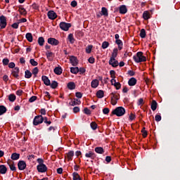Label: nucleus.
<instances>
[{"label": "nucleus", "mask_w": 180, "mask_h": 180, "mask_svg": "<svg viewBox=\"0 0 180 180\" xmlns=\"http://www.w3.org/2000/svg\"><path fill=\"white\" fill-rule=\"evenodd\" d=\"M134 60L135 63H144V61H147V58L146 56H143V52L139 51L137 52L136 56H133Z\"/></svg>", "instance_id": "f257e3e1"}, {"label": "nucleus", "mask_w": 180, "mask_h": 180, "mask_svg": "<svg viewBox=\"0 0 180 180\" xmlns=\"http://www.w3.org/2000/svg\"><path fill=\"white\" fill-rule=\"evenodd\" d=\"M124 113H126V110L122 106L117 107L114 110L112 111V114L115 115V116H117L118 117L124 116Z\"/></svg>", "instance_id": "f03ea898"}, {"label": "nucleus", "mask_w": 180, "mask_h": 180, "mask_svg": "<svg viewBox=\"0 0 180 180\" xmlns=\"http://www.w3.org/2000/svg\"><path fill=\"white\" fill-rule=\"evenodd\" d=\"M111 96V104L115 106L117 103V101L120 99V94H117V91L112 92L110 94Z\"/></svg>", "instance_id": "7ed1b4c3"}, {"label": "nucleus", "mask_w": 180, "mask_h": 180, "mask_svg": "<svg viewBox=\"0 0 180 180\" xmlns=\"http://www.w3.org/2000/svg\"><path fill=\"white\" fill-rule=\"evenodd\" d=\"M44 120V117L43 115H37L34 117L33 120L34 126H39V124H41Z\"/></svg>", "instance_id": "20e7f679"}, {"label": "nucleus", "mask_w": 180, "mask_h": 180, "mask_svg": "<svg viewBox=\"0 0 180 180\" xmlns=\"http://www.w3.org/2000/svg\"><path fill=\"white\" fill-rule=\"evenodd\" d=\"M59 27L64 30V32H68L70 30V27H71V23L61 22L59 25Z\"/></svg>", "instance_id": "39448f33"}, {"label": "nucleus", "mask_w": 180, "mask_h": 180, "mask_svg": "<svg viewBox=\"0 0 180 180\" xmlns=\"http://www.w3.org/2000/svg\"><path fill=\"white\" fill-rule=\"evenodd\" d=\"M6 25H8V22H6V17H5V15H1L0 16V30L5 29V27H6Z\"/></svg>", "instance_id": "423d86ee"}, {"label": "nucleus", "mask_w": 180, "mask_h": 180, "mask_svg": "<svg viewBox=\"0 0 180 180\" xmlns=\"http://www.w3.org/2000/svg\"><path fill=\"white\" fill-rule=\"evenodd\" d=\"M18 167L20 171H23L26 169V167H27L26 162H25V160H20L18 162Z\"/></svg>", "instance_id": "0eeeda50"}, {"label": "nucleus", "mask_w": 180, "mask_h": 180, "mask_svg": "<svg viewBox=\"0 0 180 180\" xmlns=\"http://www.w3.org/2000/svg\"><path fill=\"white\" fill-rule=\"evenodd\" d=\"M48 43L51 46H58L60 44V41L56 39V38L50 37L48 39Z\"/></svg>", "instance_id": "6e6552de"}, {"label": "nucleus", "mask_w": 180, "mask_h": 180, "mask_svg": "<svg viewBox=\"0 0 180 180\" xmlns=\"http://www.w3.org/2000/svg\"><path fill=\"white\" fill-rule=\"evenodd\" d=\"M37 169L38 171V172H41V173H44V172H47V166H46V165H37Z\"/></svg>", "instance_id": "1a4fd4ad"}, {"label": "nucleus", "mask_w": 180, "mask_h": 180, "mask_svg": "<svg viewBox=\"0 0 180 180\" xmlns=\"http://www.w3.org/2000/svg\"><path fill=\"white\" fill-rule=\"evenodd\" d=\"M108 63L112 65L114 68H116L119 65V61L116 58H110Z\"/></svg>", "instance_id": "9d476101"}, {"label": "nucleus", "mask_w": 180, "mask_h": 180, "mask_svg": "<svg viewBox=\"0 0 180 180\" xmlns=\"http://www.w3.org/2000/svg\"><path fill=\"white\" fill-rule=\"evenodd\" d=\"M49 19L51 20H54L57 18V13L54 11H49L47 13Z\"/></svg>", "instance_id": "9b49d317"}, {"label": "nucleus", "mask_w": 180, "mask_h": 180, "mask_svg": "<svg viewBox=\"0 0 180 180\" xmlns=\"http://www.w3.org/2000/svg\"><path fill=\"white\" fill-rule=\"evenodd\" d=\"M71 101L69 103L70 106H77V105H81V101L78 100V98H70Z\"/></svg>", "instance_id": "f8f14e48"}, {"label": "nucleus", "mask_w": 180, "mask_h": 180, "mask_svg": "<svg viewBox=\"0 0 180 180\" xmlns=\"http://www.w3.org/2000/svg\"><path fill=\"white\" fill-rule=\"evenodd\" d=\"M70 61L73 67H77V65H78V59H77V57L74 56H70Z\"/></svg>", "instance_id": "ddd939ff"}, {"label": "nucleus", "mask_w": 180, "mask_h": 180, "mask_svg": "<svg viewBox=\"0 0 180 180\" xmlns=\"http://www.w3.org/2000/svg\"><path fill=\"white\" fill-rule=\"evenodd\" d=\"M41 79H42L44 84L45 85H46V86H50V85H51V82H50V79H49V77L47 76L43 75L41 77Z\"/></svg>", "instance_id": "4468645a"}, {"label": "nucleus", "mask_w": 180, "mask_h": 180, "mask_svg": "<svg viewBox=\"0 0 180 180\" xmlns=\"http://www.w3.org/2000/svg\"><path fill=\"white\" fill-rule=\"evenodd\" d=\"M19 72H20L19 68L15 67L14 70L12 71L13 77H14L15 78H19Z\"/></svg>", "instance_id": "2eb2a0df"}, {"label": "nucleus", "mask_w": 180, "mask_h": 180, "mask_svg": "<svg viewBox=\"0 0 180 180\" xmlns=\"http://www.w3.org/2000/svg\"><path fill=\"white\" fill-rule=\"evenodd\" d=\"M91 86L94 89L98 88V86H99V80L97 79H93L91 83Z\"/></svg>", "instance_id": "dca6fc26"}, {"label": "nucleus", "mask_w": 180, "mask_h": 180, "mask_svg": "<svg viewBox=\"0 0 180 180\" xmlns=\"http://www.w3.org/2000/svg\"><path fill=\"white\" fill-rule=\"evenodd\" d=\"M143 18L144 20H148V19L151 18V14H150L148 11H145L143 13Z\"/></svg>", "instance_id": "f3484780"}, {"label": "nucleus", "mask_w": 180, "mask_h": 180, "mask_svg": "<svg viewBox=\"0 0 180 180\" xmlns=\"http://www.w3.org/2000/svg\"><path fill=\"white\" fill-rule=\"evenodd\" d=\"M136 84H137V79L134 77H131L128 81V85H129V86H134Z\"/></svg>", "instance_id": "a211bd4d"}, {"label": "nucleus", "mask_w": 180, "mask_h": 180, "mask_svg": "<svg viewBox=\"0 0 180 180\" xmlns=\"http://www.w3.org/2000/svg\"><path fill=\"white\" fill-rule=\"evenodd\" d=\"M101 16H105V17L109 16V13L108 11V8H106V7L101 8Z\"/></svg>", "instance_id": "6ab92c4d"}, {"label": "nucleus", "mask_w": 180, "mask_h": 180, "mask_svg": "<svg viewBox=\"0 0 180 180\" xmlns=\"http://www.w3.org/2000/svg\"><path fill=\"white\" fill-rule=\"evenodd\" d=\"M85 157H86V158H91V160H95L96 155L94 152L89 151V153L85 154Z\"/></svg>", "instance_id": "aec40b11"}, {"label": "nucleus", "mask_w": 180, "mask_h": 180, "mask_svg": "<svg viewBox=\"0 0 180 180\" xmlns=\"http://www.w3.org/2000/svg\"><path fill=\"white\" fill-rule=\"evenodd\" d=\"M120 13H121L122 15L127 13V7H126L125 5H122L120 6Z\"/></svg>", "instance_id": "412c9836"}, {"label": "nucleus", "mask_w": 180, "mask_h": 180, "mask_svg": "<svg viewBox=\"0 0 180 180\" xmlns=\"http://www.w3.org/2000/svg\"><path fill=\"white\" fill-rule=\"evenodd\" d=\"M8 168H6V166H5V165H0V174H2L4 175L6 174Z\"/></svg>", "instance_id": "4be33fe9"}, {"label": "nucleus", "mask_w": 180, "mask_h": 180, "mask_svg": "<svg viewBox=\"0 0 180 180\" xmlns=\"http://www.w3.org/2000/svg\"><path fill=\"white\" fill-rule=\"evenodd\" d=\"M96 95L98 98V99H102V98L105 96V92L103 91V90H98L96 92Z\"/></svg>", "instance_id": "5701e85b"}, {"label": "nucleus", "mask_w": 180, "mask_h": 180, "mask_svg": "<svg viewBox=\"0 0 180 180\" xmlns=\"http://www.w3.org/2000/svg\"><path fill=\"white\" fill-rule=\"evenodd\" d=\"M53 72L56 75H61V74H63V68H61V67H56L54 68Z\"/></svg>", "instance_id": "b1692460"}, {"label": "nucleus", "mask_w": 180, "mask_h": 180, "mask_svg": "<svg viewBox=\"0 0 180 180\" xmlns=\"http://www.w3.org/2000/svg\"><path fill=\"white\" fill-rule=\"evenodd\" d=\"M25 38L27 39V41H30V43L33 41V35L30 32H28L25 34Z\"/></svg>", "instance_id": "393cba45"}, {"label": "nucleus", "mask_w": 180, "mask_h": 180, "mask_svg": "<svg viewBox=\"0 0 180 180\" xmlns=\"http://www.w3.org/2000/svg\"><path fill=\"white\" fill-rule=\"evenodd\" d=\"M72 157H74V151L70 150L67 154L68 161H72Z\"/></svg>", "instance_id": "a878e982"}, {"label": "nucleus", "mask_w": 180, "mask_h": 180, "mask_svg": "<svg viewBox=\"0 0 180 180\" xmlns=\"http://www.w3.org/2000/svg\"><path fill=\"white\" fill-rule=\"evenodd\" d=\"M11 160H13L14 161H15L16 160H19V158H20V154L13 153V154H11Z\"/></svg>", "instance_id": "bb28decb"}, {"label": "nucleus", "mask_w": 180, "mask_h": 180, "mask_svg": "<svg viewBox=\"0 0 180 180\" xmlns=\"http://www.w3.org/2000/svg\"><path fill=\"white\" fill-rule=\"evenodd\" d=\"M158 103L155 100L152 101L150 108L154 112L155 110H157V106Z\"/></svg>", "instance_id": "cd10ccee"}, {"label": "nucleus", "mask_w": 180, "mask_h": 180, "mask_svg": "<svg viewBox=\"0 0 180 180\" xmlns=\"http://www.w3.org/2000/svg\"><path fill=\"white\" fill-rule=\"evenodd\" d=\"M18 12H20V15L23 16H26L27 15V11L23 7H19Z\"/></svg>", "instance_id": "c85d7f7f"}, {"label": "nucleus", "mask_w": 180, "mask_h": 180, "mask_svg": "<svg viewBox=\"0 0 180 180\" xmlns=\"http://www.w3.org/2000/svg\"><path fill=\"white\" fill-rule=\"evenodd\" d=\"M95 151L97 154H103L105 153V150L102 147H96Z\"/></svg>", "instance_id": "c756f323"}, {"label": "nucleus", "mask_w": 180, "mask_h": 180, "mask_svg": "<svg viewBox=\"0 0 180 180\" xmlns=\"http://www.w3.org/2000/svg\"><path fill=\"white\" fill-rule=\"evenodd\" d=\"M115 43L117 44L118 46V50H122V49H123V41H122V40L118 39V40H115Z\"/></svg>", "instance_id": "7c9ffc66"}, {"label": "nucleus", "mask_w": 180, "mask_h": 180, "mask_svg": "<svg viewBox=\"0 0 180 180\" xmlns=\"http://www.w3.org/2000/svg\"><path fill=\"white\" fill-rule=\"evenodd\" d=\"M68 88L70 91H72V89H75V83H74V82H70L68 84Z\"/></svg>", "instance_id": "2f4dec72"}, {"label": "nucleus", "mask_w": 180, "mask_h": 180, "mask_svg": "<svg viewBox=\"0 0 180 180\" xmlns=\"http://www.w3.org/2000/svg\"><path fill=\"white\" fill-rule=\"evenodd\" d=\"M8 110L6 109V107L4 105H0V116H2V115H4V113H6V111Z\"/></svg>", "instance_id": "473e14b6"}, {"label": "nucleus", "mask_w": 180, "mask_h": 180, "mask_svg": "<svg viewBox=\"0 0 180 180\" xmlns=\"http://www.w3.org/2000/svg\"><path fill=\"white\" fill-rule=\"evenodd\" d=\"M118 51H119V49H117V48H115L113 49V51L112 53V56L110 57V58H116L117 57Z\"/></svg>", "instance_id": "72a5a7b5"}, {"label": "nucleus", "mask_w": 180, "mask_h": 180, "mask_svg": "<svg viewBox=\"0 0 180 180\" xmlns=\"http://www.w3.org/2000/svg\"><path fill=\"white\" fill-rule=\"evenodd\" d=\"M68 39L71 44H74V42L75 41V39H74V34H70L68 37Z\"/></svg>", "instance_id": "f704fd0d"}, {"label": "nucleus", "mask_w": 180, "mask_h": 180, "mask_svg": "<svg viewBox=\"0 0 180 180\" xmlns=\"http://www.w3.org/2000/svg\"><path fill=\"white\" fill-rule=\"evenodd\" d=\"M70 72H72V74L77 75V72H79V68H78V67L70 68Z\"/></svg>", "instance_id": "c9c22d12"}, {"label": "nucleus", "mask_w": 180, "mask_h": 180, "mask_svg": "<svg viewBox=\"0 0 180 180\" xmlns=\"http://www.w3.org/2000/svg\"><path fill=\"white\" fill-rule=\"evenodd\" d=\"M72 176H73V180H82V179H81V176H79V174H78V173L77 172H73Z\"/></svg>", "instance_id": "e433bc0d"}, {"label": "nucleus", "mask_w": 180, "mask_h": 180, "mask_svg": "<svg viewBox=\"0 0 180 180\" xmlns=\"http://www.w3.org/2000/svg\"><path fill=\"white\" fill-rule=\"evenodd\" d=\"M38 44H39L41 46H44V37H39L38 38Z\"/></svg>", "instance_id": "4c0bfd02"}, {"label": "nucleus", "mask_w": 180, "mask_h": 180, "mask_svg": "<svg viewBox=\"0 0 180 180\" xmlns=\"http://www.w3.org/2000/svg\"><path fill=\"white\" fill-rule=\"evenodd\" d=\"M25 78L27 79L32 78V72H30V70H25Z\"/></svg>", "instance_id": "58836bf2"}, {"label": "nucleus", "mask_w": 180, "mask_h": 180, "mask_svg": "<svg viewBox=\"0 0 180 180\" xmlns=\"http://www.w3.org/2000/svg\"><path fill=\"white\" fill-rule=\"evenodd\" d=\"M52 89H56L58 86V82L57 81H52V83L49 85Z\"/></svg>", "instance_id": "ea45409f"}, {"label": "nucleus", "mask_w": 180, "mask_h": 180, "mask_svg": "<svg viewBox=\"0 0 180 180\" xmlns=\"http://www.w3.org/2000/svg\"><path fill=\"white\" fill-rule=\"evenodd\" d=\"M30 63L33 67H37V65H39V63H37V61L34 60V58H32V59L30 60Z\"/></svg>", "instance_id": "a19ab883"}, {"label": "nucleus", "mask_w": 180, "mask_h": 180, "mask_svg": "<svg viewBox=\"0 0 180 180\" xmlns=\"http://www.w3.org/2000/svg\"><path fill=\"white\" fill-rule=\"evenodd\" d=\"M140 37H141V39H146V30L142 29L141 30L140 34H139Z\"/></svg>", "instance_id": "79ce46f5"}, {"label": "nucleus", "mask_w": 180, "mask_h": 180, "mask_svg": "<svg viewBox=\"0 0 180 180\" xmlns=\"http://www.w3.org/2000/svg\"><path fill=\"white\" fill-rule=\"evenodd\" d=\"M8 101H10V102H15V101H16V96H15V94H10L8 96Z\"/></svg>", "instance_id": "37998d69"}, {"label": "nucleus", "mask_w": 180, "mask_h": 180, "mask_svg": "<svg viewBox=\"0 0 180 180\" xmlns=\"http://www.w3.org/2000/svg\"><path fill=\"white\" fill-rule=\"evenodd\" d=\"M93 47H94V46H92V45L87 46L86 47V53H87V54H91Z\"/></svg>", "instance_id": "c03bdc74"}, {"label": "nucleus", "mask_w": 180, "mask_h": 180, "mask_svg": "<svg viewBox=\"0 0 180 180\" xmlns=\"http://www.w3.org/2000/svg\"><path fill=\"white\" fill-rule=\"evenodd\" d=\"M90 126L92 130H96V129H98V124L95 122H91Z\"/></svg>", "instance_id": "a18cd8bd"}, {"label": "nucleus", "mask_w": 180, "mask_h": 180, "mask_svg": "<svg viewBox=\"0 0 180 180\" xmlns=\"http://www.w3.org/2000/svg\"><path fill=\"white\" fill-rule=\"evenodd\" d=\"M33 75H34V77H37V74H39V68L35 67L32 71Z\"/></svg>", "instance_id": "49530a36"}, {"label": "nucleus", "mask_w": 180, "mask_h": 180, "mask_svg": "<svg viewBox=\"0 0 180 180\" xmlns=\"http://www.w3.org/2000/svg\"><path fill=\"white\" fill-rule=\"evenodd\" d=\"M44 123H45V124H46V126H50V124H51V121L49 120V118H47V117H44Z\"/></svg>", "instance_id": "de8ad7c7"}, {"label": "nucleus", "mask_w": 180, "mask_h": 180, "mask_svg": "<svg viewBox=\"0 0 180 180\" xmlns=\"http://www.w3.org/2000/svg\"><path fill=\"white\" fill-rule=\"evenodd\" d=\"M113 86L115 87L117 90H119L120 89V88H122V84H120V82H115Z\"/></svg>", "instance_id": "09e8293b"}, {"label": "nucleus", "mask_w": 180, "mask_h": 180, "mask_svg": "<svg viewBox=\"0 0 180 180\" xmlns=\"http://www.w3.org/2000/svg\"><path fill=\"white\" fill-rule=\"evenodd\" d=\"M108 46H109V42L105 41L102 43L101 47L102 49H108Z\"/></svg>", "instance_id": "8fccbe9b"}, {"label": "nucleus", "mask_w": 180, "mask_h": 180, "mask_svg": "<svg viewBox=\"0 0 180 180\" xmlns=\"http://www.w3.org/2000/svg\"><path fill=\"white\" fill-rule=\"evenodd\" d=\"M8 165L10 167L11 171H16V167H15V165L11 164V163H9V162H8Z\"/></svg>", "instance_id": "3c124183"}, {"label": "nucleus", "mask_w": 180, "mask_h": 180, "mask_svg": "<svg viewBox=\"0 0 180 180\" xmlns=\"http://www.w3.org/2000/svg\"><path fill=\"white\" fill-rule=\"evenodd\" d=\"M37 100V96H32L30 99H29V102L30 103H33V102H34V101Z\"/></svg>", "instance_id": "603ef678"}, {"label": "nucleus", "mask_w": 180, "mask_h": 180, "mask_svg": "<svg viewBox=\"0 0 180 180\" xmlns=\"http://www.w3.org/2000/svg\"><path fill=\"white\" fill-rule=\"evenodd\" d=\"M37 162H38V165H44V160L41 159V158H38L37 160Z\"/></svg>", "instance_id": "864d4df0"}, {"label": "nucleus", "mask_w": 180, "mask_h": 180, "mask_svg": "<svg viewBox=\"0 0 180 180\" xmlns=\"http://www.w3.org/2000/svg\"><path fill=\"white\" fill-rule=\"evenodd\" d=\"M110 112V110L108 108H105L103 109V115H108V113Z\"/></svg>", "instance_id": "5fc2aeb1"}, {"label": "nucleus", "mask_w": 180, "mask_h": 180, "mask_svg": "<svg viewBox=\"0 0 180 180\" xmlns=\"http://www.w3.org/2000/svg\"><path fill=\"white\" fill-rule=\"evenodd\" d=\"M53 54V52L47 51V52L46 53V58H48V60H50V57H52Z\"/></svg>", "instance_id": "6e6d98bb"}, {"label": "nucleus", "mask_w": 180, "mask_h": 180, "mask_svg": "<svg viewBox=\"0 0 180 180\" xmlns=\"http://www.w3.org/2000/svg\"><path fill=\"white\" fill-rule=\"evenodd\" d=\"M3 65H8L9 64V59L8 58H4L2 60Z\"/></svg>", "instance_id": "4d7b16f0"}, {"label": "nucleus", "mask_w": 180, "mask_h": 180, "mask_svg": "<svg viewBox=\"0 0 180 180\" xmlns=\"http://www.w3.org/2000/svg\"><path fill=\"white\" fill-rule=\"evenodd\" d=\"M11 27H13V29H18L19 22H14L13 25H11Z\"/></svg>", "instance_id": "13d9d810"}, {"label": "nucleus", "mask_w": 180, "mask_h": 180, "mask_svg": "<svg viewBox=\"0 0 180 180\" xmlns=\"http://www.w3.org/2000/svg\"><path fill=\"white\" fill-rule=\"evenodd\" d=\"M84 112L85 115H91V110H89L88 108H85L84 109Z\"/></svg>", "instance_id": "bf43d9fd"}, {"label": "nucleus", "mask_w": 180, "mask_h": 180, "mask_svg": "<svg viewBox=\"0 0 180 180\" xmlns=\"http://www.w3.org/2000/svg\"><path fill=\"white\" fill-rule=\"evenodd\" d=\"M110 75H111V78H116L115 75H116V72L115 70H110Z\"/></svg>", "instance_id": "052dcab7"}, {"label": "nucleus", "mask_w": 180, "mask_h": 180, "mask_svg": "<svg viewBox=\"0 0 180 180\" xmlns=\"http://www.w3.org/2000/svg\"><path fill=\"white\" fill-rule=\"evenodd\" d=\"M72 8H75L77 6V5H78V3L77 2V1L73 0L71 4H70Z\"/></svg>", "instance_id": "680f3d73"}, {"label": "nucleus", "mask_w": 180, "mask_h": 180, "mask_svg": "<svg viewBox=\"0 0 180 180\" xmlns=\"http://www.w3.org/2000/svg\"><path fill=\"white\" fill-rule=\"evenodd\" d=\"M76 98H78L79 99H81L82 98V93L81 92H76L75 93Z\"/></svg>", "instance_id": "e2e57ef3"}, {"label": "nucleus", "mask_w": 180, "mask_h": 180, "mask_svg": "<svg viewBox=\"0 0 180 180\" xmlns=\"http://www.w3.org/2000/svg\"><path fill=\"white\" fill-rule=\"evenodd\" d=\"M155 120L156 122H161V115H156L155 117Z\"/></svg>", "instance_id": "0e129e2a"}, {"label": "nucleus", "mask_w": 180, "mask_h": 180, "mask_svg": "<svg viewBox=\"0 0 180 180\" xmlns=\"http://www.w3.org/2000/svg\"><path fill=\"white\" fill-rule=\"evenodd\" d=\"M89 63L90 64H94L95 63V58L94 57H90L88 60Z\"/></svg>", "instance_id": "69168bd1"}, {"label": "nucleus", "mask_w": 180, "mask_h": 180, "mask_svg": "<svg viewBox=\"0 0 180 180\" xmlns=\"http://www.w3.org/2000/svg\"><path fill=\"white\" fill-rule=\"evenodd\" d=\"M73 112L74 113H78V112H79V107H74Z\"/></svg>", "instance_id": "338daca9"}, {"label": "nucleus", "mask_w": 180, "mask_h": 180, "mask_svg": "<svg viewBox=\"0 0 180 180\" xmlns=\"http://www.w3.org/2000/svg\"><path fill=\"white\" fill-rule=\"evenodd\" d=\"M86 70L84 68H79V72H80V74H84Z\"/></svg>", "instance_id": "774afa93"}]
</instances>
